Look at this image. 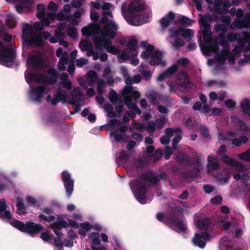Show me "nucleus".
Returning <instances> with one entry per match:
<instances>
[{"label": "nucleus", "instance_id": "obj_20", "mask_svg": "<svg viewBox=\"0 0 250 250\" xmlns=\"http://www.w3.org/2000/svg\"><path fill=\"white\" fill-rule=\"evenodd\" d=\"M137 47L138 42L136 39L130 40L127 44V50L128 53H131L130 55L132 58L137 56Z\"/></svg>", "mask_w": 250, "mask_h": 250}, {"label": "nucleus", "instance_id": "obj_8", "mask_svg": "<svg viewBox=\"0 0 250 250\" xmlns=\"http://www.w3.org/2000/svg\"><path fill=\"white\" fill-rule=\"evenodd\" d=\"M200 20L199 22L203 27L202 33L205 43L209 42L212 39V34L211 32V25L208 21L203 18V15L201 14H199Z\"/></svg>", "mask_w": 250, "mask_h": 250}, {"label": "nucleus", "instance_id": "obj_52", "mask_svg": "<svg viewBox=\"0 0 250 250\" xmlns=\"http://www.w3.org/2000/svg\"><path fill=\"white\" fill-rule=\"evenodd\" d=\"M219 39L220 41V45H222V46H223L225 48H228L229 47V41L227 39H226V36H225V35L219 34Z\"/></svg>", "mask_w": 250, "mask_h": 250}, {"label": "nucleus", "instance_id": "obj_29", "mask_svg": "<svg viewBox=\"0 0 250 250\" xmlns=\"http://www.w3.org/2000/svg\"><path fill=\"white\" fill-rule=\"evenodd\" d=\"M181 176L182 178L185 180L195 178L198 176L197 175V173H196L193 170H188L187 171L181 172Z\"/></svg>", "mask_w": 250, "mask_h": 250}, {"label": "nucleus", "instance_id": "obj_26", "mask_svg": "<svg viewBox=\"0 0 250 250\" xmlns=\"http://www.w3.org/2000/svg\"><path fill=\"white\" fill-rule=\"evenodd\" d=\"M47 73L52 76L51 78L50 77L49 80L51 84H56L59 76V73H57V71L53 68H49L47 70Z\"/></svg>", "mask_w": 250, "mask_h": 250}, {"label": "nucleus", "instance_id": "obj_23", "mask_svg": "<svg viewBox=\"0 0 250 250\" xmlns=\"http://www.w3.org/2000/svg\"><path fill=\"white\" fill-rule=\"evenodd\" d=\"M240 107L243 114L250 117V99L246 98L242 101Z\"/></svg>", "mask_w": 250, "mask_h": 250}, {"label": "nucleus", "instance_id": "obj_62", "mask_svg": "<svg viewBox=\"0 0 250 250\" xmlns=\"http://www.w3.org/2000/svg\"><path fill=\"white\" fill-rule=\"evenodd\" d=\"M40 237L43 241L48 242L54 238V235L49 234L47 232H43L41 234Z\"/></svg>", "mask_w": 250, "mask_h": 250}, {"label": "nucleus", "instance_id": "obj_50", "mask_svg": "<svg viewBox=\"0 0 250 250\" xmlns=\"http://www.w3.org/2000/svg\"><path fill=\"white\" fill-rule=\"evenodd\" d=\"M58 123L57 117L53 114L49 115L45 119L46 124L56 125Z\"/></svg>", "mask_w": 250, "mask_h": 250}, {"label": "nucleus", "instance_id": "obj_7", "mask_svg": "<svg viewBox=\"0 0 250 250\" xmlns=\"http://www.w3.org/2000/svg\"><path fill=\"white\" fill-rule=\"evenodd\" d=\"M62 180L63 183L66 196L70 198L74 189V181L71 179V174L67 171L62 172Z\"/></svg>", "mask_w": 250, "mask_h": 250}, {"label": "nucleus", "instance_id": "obj_9", "mask_svg": "<svg viewBox=\"0 0 250 250\" xmlns=\"http://www.w3.org/2000/svg\"><path fill=\"white\" fill-rule=\"evenodd\" d=\"M210 235L206 232L202 233H195L192 239V242L194 246L203 249L206 245V241L210 239Z\"/></svg>", "mask_w": 250, "mask_h": 250}, {"label": "nucleus", "instance_id": "obj_31", "mask_svg": "<svg viewBox=\"0 0 250 250\" xmlns=\"http://www.w3.org/2000/svg\"><path fill=\"white\" fill-rule=\"evenodd\" d=\"M96 27V25L91 23L87 26H84L81 30L82 34L83 36H90L91 35L92 31Z\"/></svg>", "mask_w": 250, "mask_h": 250}, {"label": "nucleus", "instance_id": "obj_14", "mask_svg": "<svg viewBox=\"0 0 250 250\" xmlns=\"http://www.w3.org/2000/svg\"><path fill=\"white\" fill-rule=\"evenodd\" d=\"M66 100V92L59 88L56 92V94L53 96L52 100L51 101V104L53 106H56L58 103L62 101L63 103H65Z\"/></svg>", "mask_w": 250, "mask_h": 250}, {"label": "nucleus", "instance_id": "obj_1", "mask_svg": "<svg viewBox=\"0 0 250 250\" xmlns=\"http://www.w3.org/2000/svg\"><path fill=\"white\" fill-rule=\"evenodd\" d=\"M157 219L162 222L165 221L170 228L176 229L177 231L185 233L187 231L186 221L179 206L175 204L170 205L168 213L165 216L162 212H159L156 214Z\"/></svg>", "mask_w": 250, "mask_h": 250}, {"label": "nucleus", "instance_id": "obj_42", "mask_svg": "<svg viewBox=\"0 0 250 250\" xmlns=\"http://www.w3.org/2000/svg\"><path fill=\"white\" fill-rule=\"evenodd\" d=\"M92 45L90 41L88 40L81 41L79 42V46L83 51H86L90 46Z\"/></svg>", "mask_w": 250, "mask_h": 250}, {"label": "nucleus", "instance_id": "obj_22", "mask_svg": "<svg viewBox=\"0 0 250 250\" xmlns=\"http://www.w3.org/2000/svg\"><path fill=\"white\" fill-rule=\"evenodd\" d=\"M28 42L36 46H42L43 44L42 37L37 34L32 35L28 39Z\"/></svg>", "mask_w": 250, "mask_h": 250}, {"label": "nucleus", "instance_id": "obj_18", "mask_svg": "<svg viewBox=\"0 0 250 250\" xmlns=\"http://www.w3.org/2000/svg\"><path fill=\"white\" fill-rule=\"evenodd\" d=\"M176 160L179 164L183 165L186 167L190 166L192 165L190 158L188 155L184 153L178 154L176 157Z\"/></svg>", "mask_w": 250, "mask_h": 250}, {"label": "nucleus", "instance_id": "obj_10", "mask_svg": "<svg viewBox=\"0 0 250 250\" xmlns=\"http://www.w3.org/2000/svg\"><path fill=\"white\" fill-rule=\"evenodd\" d=\"M27 63L36 69H40L43 66V60L39 55H31L27 58Z\"/></svg>", "mask_w": 250, "mask_h": 250}, {"label": "nucleus", "instance_id": "obj_21", "mask_svg": "<svg viewBox=\"0 0 250 250\" xmlns=\"http://www.w3.org/2000/svg\"><path fill=\"white\" fill-rule=\"evenodd\" d=\"M69 226L68 224L61 217L59 216L57 220L54 221L51 225V229H62L63 228H67Z\"/></svg>", "mask_w": 250, "mask_h": 250}, {"label": "nucleus", "instance_id": "obj_4", "mask_svg": "<svg viewBox=\"0 0 250 250\" xmlns=\"http://www.w3.org/2000/svg\"><path fill=\"white\" fill-rule=\"evenodd\" d=\"M100 22L104 24L102 33V36L113 39L119 29L118 25L112 21H108V17L104 16H103V17L100 20Z\"/></svg>", "mask_w": 250, "mask_h": 250}, {"label": "nucleus", "instance_id": "obj_48", "mask_svg": "<svg viewBox=\"0 0 250 250\" xmlns=\"http://www.w3.org/2000/svg\"><path fill=\"white\" fill-rule=\"evenodd\" d=\"M38 218L41 221L46 222L48 223L54 221L55 219V216L54 215H51L49 216H46L43 214H40L39 215Z\"/></svg>", "mask_w": 250, "mask_h": 250}, {"label": "nucleus", "instance_id": "obj_13", "mask_svg": "<svg viewBox=\"0 0 250 250\" xmlns=\"http://www.w3.org/2000/svg\"><path fill=\"white\" fill-rule=\"evenodd\" d=\"M140 178L143 180L151 184H155L159 182L157 175L152 170H149L146 172L142 173Z\"/></svg>", "mask_w": 250, "mask_h": 250}, {"label": "nucleus", "instance_id": "obj_59", "mask_svg": "<svg viewBox=\"0 0 250 250\" xmlns=\"http://www.w3.org/2000/svg\"><path fill=\"white\" fill-rule=\"evenodd\" d=\"M31 30H33L32 25L28 23L23 24L22 30L23 35L28 34Z\"/></svg>", "mask_w": 250, "mask_h": 250}, {"label": "nucleus", "instance_id": "obj_11", "mask_svg": "<svg viewBox=\"0 0 250 250\" xmlns=\"http://www.w3.org/2000/svg\"><path fill=\"white\" fill-rule=\"evenodd\" d=\"M46 90V87L40 85L31 88V98L33 101L39 103L41 102Z\"/></svg>", "mask_w": 250, "mask_h": 250}, {"label": "nucleus", "instance_id": "obj_25", "mask_svg": "<svg viewBox=\"0 0 250 250\" xmlns=\"http://www.w3.org/2000/svg\"><path fill=\"white\" fill-rule=\"evenodd\" d=\"M210 223V219L205 218L197 221L196 225L199 229L207 230L208 228Z\"/></svg>", "mask_w": 250, "mask_h": 250}, {"label": "nucleus", "instance_id": "obj_39", "mask_svg": "<svg viewBox=\"0 0 250 250\" xmlns=\"http://www.w3.org/2000/svg\"><path fill=\"white\" fill-rule=\"evenodd\" d=\"M108 99L110 102L114 104H116L119 99L117 92L113 89H111L109 93Z\"/></svg>", "mask_w": 250, "mask_h": 250}, {"label": "nucleus", "instance_id": "obj_36", "mask_svg": "<svg viewBox=\"0 0 250 250\" xmlns=\"http://www.w3.org/2000/svg\"><path fill=\"white\" fill-rule=\"evenodd\" d=\"M26 77V82L28 83H30L33 81L40 83L41 75L37 73H29Z\"/></svg>", "mask_w": 250, "mask_h": 250}, {"label": "nucleus", "instance_id": "obj_57", "mask_svg": "<svg viewBox=\"0 0 250 250\" xmlns=\"http://www.w3.org/2000/svg\"><path fill=\"white\" fill-rule=\"evenodd\" d=\"M156 129V124L153 121H150L148 122L146 130L147 132L150 133H153Z\"/></svg>", "mask_w": 250, "mask_h": 250}, {"label": "nucleus", "instance_id": "obj_60", "mask_svg": "<svg viewBox=\"0 0 250 250\" xmlns=\"http://www.w3.org/2000/svg\"><path fill=\"white\" fill-rule=\"evenodd\" d=\"M182 139V136L179 134L176 135L172 140V146L174 149L177 148V145Z\"/></svg>", "mask_w": 250, "mask_h": 250}, {"label": "nucleus", "instance_id": "obj_44", "mask_svg": "<svg viewBox=\"0 0 250 250\" xmlns=\"http://www.w3.org/2000/svg\"><path fill=\"white\" fill-rule=\"evenodd\" d=\"M237 156L240 159L250 162V148L245 152L238 154Z\"/></svg>", "mask_w": 250, "mask_h": 250}, {"label": "nucleus", "instance_id": "obj_53", "mask_svg": "<svg viewBox=\"0 0 250 250\" xmlns=\"http://www.w3.org/2000/svg\"><path fill=\"white\" fill-rule=\"evenodd\" d=\"M110 135L111 136H114V139L117 142H121L124 141L123 136L122 134L116 132L115 130L111 131L110 133Z\"/></svg>", "mask_w": 250, "mask_h": 250}, {"label": "nucleus", "instance_id": "obj_37", "mask_svg": "<svg viewBox=\"0 0 250 250\" xmlns=\"http://www.w3.org/2000/svg\"><path fill=\"white\" fill-rule=\"evenodd\" d=\"M26 77V82L28 83H30L33 81L40 83L41 75L37 73H29Z\"/></svg>", "mask_w": 250, "mask_h": 250}, {"label": "nucleus", "instance_id": "obj_38", "mask_svg": "<svg viewBox=\"0 0 250 250\" xmlns=\"http://www.w3.org/2000/svg\"><path fill=\"white\" fill-rule=\"evenodd\" d=\"M68 60L67 56L63 55L60 58L58 62L57 66L58 69L61 71H64L66 68L65 64L68 62Z\"/></svg>", "mask_w": 250, "mask_h": 250}, {"label": "nucleus", "instance_id": "obj_12", "mask_svg": "<svg viewBox=\"0 0 250 250\" xmlns=\"http://www.w3.org/2000/svg\"><path fill=\"white\" fill-rule=\"evenodd\" d=\"M177 84L185 88L188 87V85L190 84V81L187 73L186 71H182L178 73L176 77Z\"/></svg>", "mask_w": 250, "mask_h": 250}, {"label": "nucleus", "instance_id": "obj_61", "mask_svg": "<svg viewBox=\"0 0 250 250\" xmlns=\"http://www.w3.org/2000/svg\"><path fill=\"white\" fill-rule=\"evenodd\" d=\"M201 164L200 160L199 159H196L194 162V171L197 173V176L201 171Z\"/></svg>", "mask_w": 250, "mask_h": 250}, {"label": "nucleus", "instance_id": "obj_35", "mask_svg": "<svg viewBox=\"0 0 250 250\" xmlns=\"http://www.w3.org/2000/svg\"><path fill=\"white\" fill-rule=\"evenodd\" d=\"M233 177L236 181H239L241 180L244 183L248 182L250 180V177L248 175V174H244L243 175H241L239 173H234L233 175Z\"/></svg>", "mask_w": 250, "mask_h": 250}, {"label": "nucleus", "instance_id": "obj_40", "mask_svg": "<svg viewBox=\"0 0 250 250\" xmlns=\"http://www.w3.org/2000/svg\"><path fill=\"white\" fill-rule=\"evenodd\" d=\"M37 17L38 19L43 18L45 16V6L42 4H39L37 6Z\"/></svg>", "mask_w": 250, "mask_h": 250}, {"label": "nucleus", "instance_id": "obj_63", "mask_svg": "<svg viewBox=\"0 0 250 250\" xmlns=\"http://www.w3.org/2000/svg\"><path fill=\"white\" fill-rule=\"evenodd\" d=\"M123 122L118 119H111L109 122V125L112 128H114L116 125H121Z\"/></svg>", "mask_w": 250, "mask_h": 250}, {"label": "nucleus", "instance_id": "obj_17", "mask_svg": "<svg viewBox=\"0 0 250 250\" xmlns=\"http://www.w3.org/2000/svg\"><path fill=\"white\" fill-rule=\"evenodd\" d=\"M177 70V66L173 65L168 67L166 71L160 74L157 77V81L159 82L163 81L165 79L170 77Z\"/></svg>", "mask_w": 250, "mask_h": 250}, {"label": "nucleus", "instance_id": "obj_41", "mask_svg": "<svg viewBox=\"0 0 250 250\" xmlns=\"http://www.w3.org/2000/svg\"><path fill=\"white\" fill-rule=\"evenodd\" d=\"M7 26L9 28L13 29L16 26V22L15 19V17L13 15H9L6 21Z\"/></svg>", "mask_w": 250, "mask_h": 250}, {"label": "nucleus", "instance_id": "obj_56", "mask_svg": "<svg viewBox=\"0 0 250 250\" xmlns=\"http://www.w3.org/2000/svg\"><path fill=\"white\" fill-rule=\"evenodd\" d=\"M194 32L191 29H183L182 32V36L185 38H192L193 36Z\"/></svg>", "mask_w": 250, "mask_h": 250}, {"label": "nucleus", "instance_id": "obj_43", "mask_svg": "<svg viewBox=\"0 0 250 250\" xmlns=\"http://www.w3.org/2000/svg\"><path fill=\"white\" fill-rule=\"evenodd\" d=\"M183 31L182 28H179L178 29H175L174 28H171L169 29L170 36L171 38H179V35H182V32Z\"/></svg>", "mask_w": 250, "mask_h": 250}, {"label": "nucleus", "instance_id": "obj_34", "mask_svg": "<svg viewBox=\"0 0 250 250\" xmlns=\"http://www.w3.org/2000/svg\"><path fill=\"white\" fill-rule=\"evenodd\" d=\"M131 53H128V50H126L122 52L121 54L119 56V61L120 62H124L130 59Z\"/></svg>", "mask_w": 250, "mask_h": 250}, {"label": "nucleus", "instance_id": "obj_45", "mask_svg": "<svg viewBox=\"0 0 250 250\" xmlns=\"http://www.w3.org/2000/svg\"><path fill=\"white\" fill-rule=\"evenodd\" d=\"M17 208L19 214L24 215L26 213L24 203L22 201L19 200L17 203Z\"/></svg>", "mask_w": 250, "mask_h": 250}, {"label": "nucleus", "instance_id": "obj_27", "mask_svg": "<svg viewBox=\"0 0 250 250\" xmlns=\"http://www.w3.org/2000/svg\"><path fill=\"white\" fill-rule=\"evenodd\" d=\"M230 6L231 4L229 0H224V1L223 2V4L220 8H217V13L219 15L228 13L229 11L227 9L230 7Z\"/></svg>", "mask_w": 250, "mask_h": 250}, {"label": "nucleus", "instance_id": "obj_64", "mask_svg": "<svg viewBox=\"0 0 250 250\" xmlns=\"http://www.w3.org/2000/svg\"><path fill=\"white\" fill-rule=\"evenodd\" d=\"M179 21L183 25H189L191 24V19L185 16H182L181 17Z\"/></svg>", "mask_w": 250, "mask_h": 250}, {"label": "nucleus", "instance_id": "obj_24", "mask_svg": "<svg viewBox=\"0 0 250 250\" xmlns=\"http://www.w3.org/2000/svg\"><path fill=\"white\" fill-rule=\"evenodd\" d=\"M208 168L210 167L212 170H215L219 168V163L215 160V158L214 156L208 155Z\"/></svg>", "mask_w": 250, "mask_h": 250}, {"label": "nucleus", "instance_id": "obj_6", "mask_svg": "<svg viewBox=\"0 0 250 250\" xmlns=\"http://www.w3.org/2000/svg\"><path fill=\"white\" fill-rule=\"evenodd\" d=\"M130 187H135L136 188L135 197L137 200L142 204L146 203V193L147 191L146 186L141 181L135 179L129 183Z\"/></svg>", "mask_w": 250, "mask_h": 250}, {"label": "nucleus", "instance_id": "obj_54", "mask_svg": "<svg viewBox=\"0 0 250 250\" xmlns=\"http://www.w3.org/2000/svg\"><path fill=\"white\" fill-rule=\"evenodd\" d=\"M15 2L25 5L27 9H30L33 2V0H14Z\"/></svg>", "mask_w": 250, "mask_h": 250}, {"label": "nucleus", "instance_id": "obj_51", "mask_svg": "<svg viewBox=\"0 0 250 250\" xmlns=\"http://www.w3.org/2000/svg\"><path fill=\"white\" fill-rule=\"evenodd\" d=\"M233 167L237 168L236 170L240 172H245L247 170V168L242 163L236 160Z\"/></svg>", "mask_w": 250, "mask_h": 250}, {"label": "nucleus", "instance_id": "obj_30", "mask_svg": "<svg viewBox=\"0 0 250 250\" xmlns=\"http://www.w3.org/2000/svg\"><path fill=\"white\" fill-rule=\"evenodd\" d=\"M87 80L88 81L89 85H92L96 81L98 76L96 72L94 71L91 70L87 73Z\"/></svg>", "mask_w": 250, "mask_h": 250}, {"label": "nucleus", "instance_id": "obj_55", "mask_svg": "<svg viewBox=\"0 0 250 250\" xmlns=\"http://www.w3.org/2000/svg\"><path fill=\"white\" fill-rule=\"evenodd\" d=\"M237 22L238 23V24H235V26L239 28L243 27L244 28H247L250 26V24L246 19V17L245 18V20L238 21H237Z\"/></svg>", "mask_w": 250, "mask_h": 250}, {"label": "nucleus", "instance_id": "obj_47", "mask_svg": "<svg viewBox=\"0 0 250 250\" xmlns=\"http://www.w3.org/2000/svg\"><path fill=\"white\" fill-rule=\"evenodd\" d=\"M222 160L226 164L233 167L235 163L236 162V160H234L230 157H229L226 154H223L222 156Z\"/></svg>", "mask_w": 250, "mask_h": 250}, {"label": "nucleus", "instance_id": "obj_5", "mask_svg": "<svg viewBox=\"0 0 250 250\" xmlns=\"http://www.w3.org/2000/svg\"><path fill=\"white\" fill-rule=\"evenodd\" d=\"M16 59V50L9 47H5L0 49V63L10 67Z\"/></svg>", "mask_w": 250, "mask_h": 250}, {"label": "nucleus", "instance_id": "obj_33", "mask_svg": "<svg viewBox=\"0 0 250 250\" xmlns=\"http://www.w3.org/2000/svg\"><path fill=\"white\" fill-rule=\"evenodd\" d=\"M248 141V138L246 136H240L239 138H234L232 140V144L236 146H239L242 144H246Z\"/></svg>", "mask_w": 250, "mask_h": 250}, {"label": "nucleus", "instance_id": "obj_46", "mask_svg": "<svg viewBox=\"0 0 250 250\" xmlns=\"http://www.w3.org/2000/svg\"><path fill=\"white\" fill-rule=\"evenodd\" d=\"M67 33L70 37L73 39H75L78 37V31L76 27L68 26Z\"/></svg>", "mask_w": 250, "mask_h": 250}, {"label": "nucleus", "instance_id": "obj_16", "mask_svg": "<svg viewBox=\"0 0 250 250\" xmlns=\"http://www.w3.org/2000/svg\"><path fill=\"white\" fill-rule=\"evenodd\" d=\"M162 57V53L159 50H156L150 58L149 64L150 65H156L162 64L163 66H164L165 62L161 61Z\"/></svg>", "mask_w": 250, "mask_h": 250}, {"label": "nucleus", "instance_id": "obj_3", "mask_svg": "<svg viewBox=\"0 0 250 250\" xmlns=\"http://www.w3.org/2000/svg\"><path fill=\"white\" fill-rule=\"evenodd\" d=\"M9 223L16 229L30 235L39 233L43 229L42 225L40 223L36 224L33 221H28L24 223L21 221L13 219L9 221Z\"/></svg>", "mask_w": 250, "mask_h": 250}, {"label": "nucleus", "instance_id": "obj_2", "mask_svg": "<svg viewBox=\"0 0 250 250\" xmlns=\"http://www.w3.org/2000/svg\"><path fill=\"white\" fill-rule=\"evenodd\" d=\"M146 9V4L143 0H134L127 6L123 3L121 6L122 15L126 21L134 26L141 25L143 23L141 13Z\"/></svg>", "mask_w": 250, "mask_h": 250}, {"label": "nucleus", "instance_id": "obj_19", "mask_svg": "<svg viewBox=\"0 0 250 250\" xmlns=\"http://www.w3.org/2000/svg\"><path fill=\"white\" fill-rule=\"evenodd\" d=\"M175 19V14L172 11L166 14L165 17L160 20V23L162 28H166L168 27Z\"/></svg>", "mask_w": 250, "mask_h": 250}, {"label": "nucleus", "instance_id": "obj_32", "mask_svg": "<svg viewBox=\"0 0 250 250\" xmlns=\"http://www.w3.org/2000/svg\"><path fill=\"white\" fill-rule=\"evenodd\" d=\"M103 37L100 36H94L92 37L93 42L95 45L96 49L101 50L102 47V43L105 36H103Z\"/></svg>", "mask_w": 250, "mask_h": 250}, {"label": "nucleus", "instance_id": "obj_15", "mask_svg": "<svg viewBox=\"0 0 250 250\" xmlns=\"http://www.w3.org/2000/svg\"><path fill=\"white\" fill-rule=\"evenodd\" d=\"M8 206L4 199L0 200V218L6 219L8 220L11 219L12 215L10 211L6 210Z\"/></svg>", "mask_w": 250, "mask_h": 250}, {"label": "nucleus", "instance_id": "obj_58", "mask_svg": "<svg viewBox=\"0 0 250 250\" xmlns=\"http://www.w3.org/2000/svg\"><path fill=\"white\" fill-rule=\"evenodd\" d=\"M91 235L93 237L92 239V245H100L101 241L99 238V233L98 232H92Z\"/></svg>", "mask_w": 250, "mask_h": 250}, {"label": "nucleus", "instance_id": "obj_28", "mask_svg": "<svg viewBox=\"0 0 250 250\" xmlns=\"http://www.w3.org/2000/svg\"><path fill=\"white\" fill-rule=\"evenodd\" d=\"M228 40L229 42H234V41H238V42L240 43H243V40L240 39V36L239 33H229L227 35V37Z\"/></svg>", "mask_w": 250, "mask_h": 250}, {"label": "nucleus", "instance_id": "obj_49", "mask_svg": "<svg viewBox=\"0 0 250 250\" xmlns=\"http://www.w3.org/2000/svg\"><path fill=\"white\" fill-rule=\"evenodd\" d=\"M214 30L216 32H220V34L224 35L227 30V27L224 24H217L214 26Z\"/></svg>", "mask_w": 250, "mask_h": 250}]
</instances>
